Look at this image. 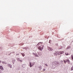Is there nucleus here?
Returning a JSON list of instances; mask_svg holds the SVG:
<instances>
[{
    "mask_svg": "<svg viewBox=\"0 0 73 73\" xmlns=\"http://www.w3.org/2000/svg\"><path fill=\"white\" fill-rule=\"evenodd\" d=\"M64 53V51L58 52V55H60V54H62V53Z\"/></svg>",
    "mask_w": 73,
    "mask_h": 73,
    "instance_id": "nucleus-1",
    "label": "nucleus"
},
{
    "mask_svg": "<svg viewBox=\"0 0 73 73\" xmlns=\"http://www.w3.org/2000/svg\"><path fill=\"white\" fill-rule=\"evenodd\" d=\"M30 67L31 68L32 66L34 65V62H32L30 63Z\"/></svg>",
    "mask_w": 73,
    "mask_h": 73,
    "instance_id": "nucleus-2",
    "label": "nucleus"
},
{
    "mask_svg": "<svg viewBox=\"0 0 73 73\" xmlns=\"http://www.w3.org/2000/svg\"><path fill=\"white\" fill-rule=\"evenodd\" d=\"M17 60L18 61H19V62H23V60H22L20 59V58H17Z\"/></svg>",
    "mask_w": 73,
    "mask_h": 73,
    "instance_id": "nucleus-3",
    "label": "nucleus"
},
{
    "mask_svg": "<svg viewBox=\"0 0 73 73\" xmlns=\"http://www.w3.org/2000/svg\"><path fill=\"white\" fill-rule=\"evenodd\" d=\"M54 54L55 56H57V54H58V51L55 52L54 53Z\"/></svg>",
    "mask_w": 73,
    "mask_h": 73,
    "instance_id": "nucleus-4",
    "label": "nucleus"
},
{
    "mask_svg": "<svg viewBox=\"0 0 73 73\" xmlns=\"http://www.w3.org/2000/svg\"><path fill=\"white\" fill-rule=\"evenodd\" d=\"M0 69L1 70H4V68H3V67L2 66H0Z\"/></svg>",
    "mask_w": 73,
    "mask_h": 73,
    "instance_id": "nucleus-5",
    "label": "nucleus"
},
{
    "mask_svg": "<svg viewBox=\"0 0 73 73\" xmlns=\"http://www.w3.org/2000/svg\"><path fill=\"white\" fill-rule=\"evenodd\" d=\"M38 48L39 50H41V51L42 50V49H41V46H39L38 47Z\"/></svg>",
    "mask_w": 73,
    "mask_h": 73,
    "instance_id": "nucleus-6",
    "label": "nucleus"
},
{
    "mask_svg": "<svg viewBox=\"0 0 73 73\" xmlns=\"http://www.w3.org/2000/svg\"><path fill=\"white\" fill-rule=\"evenodd\" d=\"M22 67L23 68H25V65L24 64H23L22 65Z\"/></svg>",
    "mask_w": 73,
    "mask_h": 73,
    "instance_id": "nucleus-7",
    "label": "nucleus"
},
{
    "mask_svg": "<svg viewBox=\"0 0 73 73\" xmlns=\"http://www.w3.org/2000/svg\"><path fill=\"white\" fill-rule=\"evenodd\" d=\"M66 61L67 62H68L69 63V62H70V61H69V60L68 59H67Z\"/></svg>",
    "mask_w": 73,
    "mask_h": 73,
    "instance_id": "nucleus-8",
    "label": "nucleus"
},
{
    "mask_svg": "<svg viewBox=\"0 0 73 73\" xmlns=\"http://www.w3.org/2000/svg\"><path fill=\"white\" fill-rule=\"evenodd\" d=\"M65 54L66 56H68V55H69V53L68 52L65 53Z\"/></svg>",
    "mask_w": 73,
    "mask_h": 73,
    "instance_id": "nucleus-9",
    "label": "nucleus"
},
{
    "mask_svg": "<svg viewBox=\"0 0 73 73\" xmlns=\"http://www.w3.org/2000/svg\"><path fill=\"white\" fill-rule=\"evenodd\" d=\"M71 58L72 59V60H73V55H72L71 56Z\"/></svg>",
    "mask_w": 73,
    "mask_h": 73,
    "instance_id": "nucleus-10",
    "label": "nucleus"
},
{
    "mask_svg": "<svg viewBox=\"0 0 73 73\" xmlns=\"http://www.w3.org/2000/svg\"><path fill=\"white\" fill-rule=\"evenodd\" d=\"M2 63H3V64H7V63H6V62L4 61H3L2 62Z\"/></svg>",
    "mask_w": 73,
    "mask_h": 73,
    "instance_id": "nucleus-11",
    "label": "nucleus"
},
{
    "mask_svg": "<svg viewBox=\"0 0 73 73\" xmlns=\"http://www.w3.org/2000/svg\"><path fill=\"white\" fill-rule=\"evenodd\" d=\"M20 67H17V69H20Z\"/></svg>",
    "mask_w": 73,
    "mask_h": 73,
    "instance_id": "nucleus-12",
    "label": "nucleus"
},
{
    "mask_svg": "<svg viewBox=\"0 0 73 73\" xmlns=\"http://www.w3.org/2000/svg\"><path fill=\"white\" fill-rule=\"evenodd\" d=\"M21 54L22 55L23 57H24L25 56V54L23 53H21Z\"/></svg>",
    "mask_w": 73,
    "mask_h": 73,
    "instance_id": "nucleus-13",
    "label": "nucleus"
},
{
    "mask_svg": "<svg viewBox=\"0 0 73 73\" xmlns=\"http://www.w3.org/2000/svg\"><path fill=\"white\" fill-rule=\"evenodd\" d=\"M8 65H9L10 66V67L11 68H12V66L11 65H10V64H8Z\"/></svg>",
    "mask_w": 73,
    "mask_h": 73,
    "instance_id": "nucleus-14",
    "label": "nucleus"
},
{
    "mask_svg": "<svg viewBox=\"0 0 73 73\" xmlns=\"http://www.w3.org/2000/svg\"><path fill=\"white\" fill-rule=\"evenodd\" d=\"M71 70H73V66H72L71 68Z\"/></svg>",
    "mask_w": 73,
    "mask_h": 73,
    "instance_id": "nucleus-15",
    "label": "nucleus"
},
{
    "mask_svg": "<svg viewBox=\"0 0 73 73\" xmlns=\"http://www.w3.org/2000/svg\"><path fill=\"white\" fill-rule=\"evenodd\" d=\"M64 61L65 63V64H66V61L65 60H64Z\"/></svg>",
    "mask_w": 73,
    "mask_h": 73,
    "instance_id": "nucleus-16",
    "label": "nucleus"
},
{
    "mask_svg": "<svg viewBox=\"0 0 73 73\" xmlns=\"http://www.w3.org/2000/svg\"><path fill=\"white\" fill-rule=\"evenodd\" d=\"M35 57H38V55L37 54H36L35 55Z\"/></svg>",
    "mask_w": 73,
    "mask_h": 73,
    "instance_id": "nucleus-17",
    "label": "nucleus"
},
{
    "mask_svg": "<svg viewBox=\"0 0 73 73\" xmlns=\"http://www.w3.org/2000/svg\"><path fill=\"white\" fill-rule=\"evenodd\" d=\"M50 49L51 50H53V49H52V48H50Z\"/></svg>",
    "mask_w": 73,
    "mask_h": 73,
    "instance_id": "nucleus-18",
    "label": "nucleus"
},
{
    "mask_svg": "<svg viewBox=\"0 0 73 73\" xmlns=\"http://www.w3.org/2000/svg\"><path fill=\"white\" fill-rule=\"evenodd\" d=\"M55 64L56 65H57V64H59V63H55Z\"/></svg>",
    "mask_w": 73,
    "mask_h": 73,
    "instance_id": "nucleus-19",
    "label": "nucleus"
},
{
    "mask_svg": "<svg viewBox=\"0 0 73 73\" xmlns=\"http://www.w3.org/2000/svg\"><path fill=\"white\" fill-rule=\"evenodd\" d=\"M43 71H45V69H43Z\"/></svg>",
    "mask_w": 73,
    "mask_h": 73,
    "instance_id": "nucleus-20",
    "label": "nucleus"
},
{
    "mask_svg": "<svg viewBox=\"0 0 73 73\" xmlns=\"http://www.w3.org/2000/svg\"><path fill=\"white\" fill-rule=\"evenodd\" d=\"M54 62V63H56V61H55Z\"/></svg>",
    "mask_w": 73,
    "mask_h": 73,
    "instance_id": "nucleus-21",
    "label": "nucleus"
},
{
    "mask_svg": "<svg viewBox=\"0 0 73 73\" xmlns=\"http://www.w3.org/2000/svg\"><path fill=\"white\" fill-rule=\"evenodd\" d=\"M45 65H46V66H48V65H47V64H45Z\"/></svg>",
    "mask_w": 73,
    "mask_h": 73,
    "instance_id": "nucleus-22",
    "label": "nucleus"
},
{
    "mask_svg": "<svg viewBox=\"0 0 73 73\" xmlns=\"http://www.w3.org/2000/svg\"><path fill=\"white\" fill-rule=\"evenodd\" d=\"M1 60H0V63H1Z\"/></svg>",
    "mask_w": 73,
    "mask_h": 73,
    "instance_id": "nucleus-23",
    "label": "nucleus"
},
{
    "mask_svg": "<svg viewBox=\"0 0 73 73\" xmlns=\"http://www.w3.org/2000/svg\"><path fill=\"white\" fill-rule=\"evenodd\" d=\"M1 72V71L0 70V73H1V72Z\"/></svg>",
    "mask_w": 73,
    "mask_h": 73,
    "instance_id": "nucleus-24",
    "label": "nucleus"
},
{
    "mask_svg": "<svg viewBox=\"0 0 73 73\" xmlns=\"http://www.w3.org/2000/svg\"><path fill=\"white\" fill-rule=\"evenodd\" d=\"M8 66H9V65Z\"/></svg>",
    "mask_w": 73,
    "mask_h": 73,
    "instance_id": "nucleus-25",
    "label": "nucleus"
}]
</instances>
